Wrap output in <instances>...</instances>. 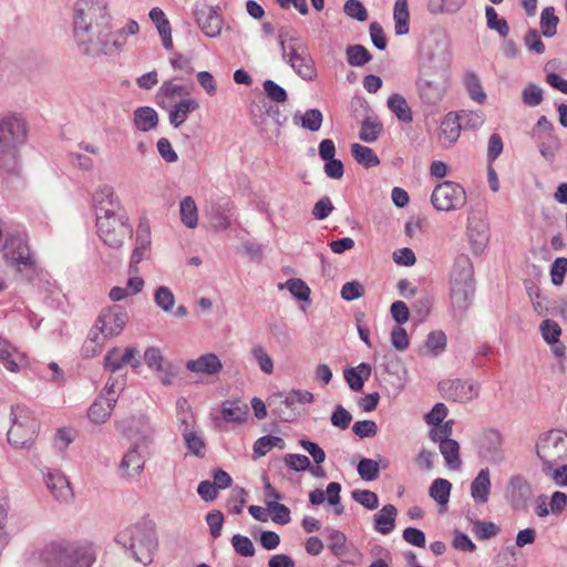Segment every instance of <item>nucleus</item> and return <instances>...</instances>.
I'll list each match as a JSON object with an SVG mask.
<instances>
[{
	"label": "nucleus",
	"instance_id": "nucleus-13",
	"mask_svg": "<svg viewBox=\"0 0 567 567\" xmlns=\"http://www.w3.org/2000/svg\"><path fill=\"white\" fill-rule=\"evenodd\" d=\"M466 199L463 186L452 181L437 184L431 195L432 205L441 212L461 209L466 204Z\"/></svg>",
	"mask_w": 567,
	"mask_h": 567
},
{
	"label": "nucleus",
	"instance_id": "nucleus-14",
	"mask_svg": "<svg viewBox=\"0 0 567 567\" xmlns=\"http://www.w3.org/2000/svg\"><path fill=\"white\" fill-rule=\"evenodd\" d=\"M536 450L540 461H564L567 458V433L548 431L539 437Z\"/></svg>",
	"mask_w": 567,
	"mask_h": 567
},
{
	"label": "nucleus",
	"instance_id": "nucleus-19",
	"mask_svg": "<svg viewBox=\"0 0 567 567\" xmlns=\"http://www.w3.org/2000/svg\"><path fill=\"white\" fill-rule=\"evenodd\" d=\"M128 321V315L120 306H113L100 313L96 319V329H100L104 338L118 336Z\"/></svg>",
	"mask_w": 567,
	"mask_h": 567
},
{
	"label": "nucleus",
	"instance_id": "nucleus-59",
	"mask_svg": "<svg viewBox=\"0 0 567 567\" xmlns=\"http://www.w3.org/2000/svg\"><path fill=\"white\" fill-rule=\"evenodd\" d=\"M231 546L236 554L243 557H251L255 555V546L247 536L236 534L231 537Z\"/></svg>",
	"mask_w": 567,
	"mask_h": 567
},
{
	"label": "nucleus",
	"instance_id": "nucleus-2",
	"mask_svg": "<svg viewBox=\"0 0 567 567\" xmlns=\"http://www.w3.org/2000/svg\"><path fill=\"white\" fill-rule=\"evenodd\" d=\"M451 70L447 60L432 59L429 64H422L417 78L419 96L429 105L439 104L450 86Z\"/></svg>",
	"mask_w": 567,
	"mask_h": 567
},
{
	"label": "nucleus",
	"instance_id": "nucleus-38",
	"mask_svg": "<svg viewBox=\"0 0 567 567\" xmlns=\"http://www.w3.org/2000/svg\"><path fill=\"white\" fill-rule=\"evenodd\" d=\"M158 123L157 112L150 106H142L134 112V124L137 130L148 132L156 127Z\"/></svg>",
	"mask_w": 567,
	"mask_h": 567
},
{
	"label": "nucleus",
	"instance_id": "nucleus-5",
	"mask_svg": "<svg viewBox=\"0 0 567 567\" xmlns=\"http://www.w3.org/2000/svg\"><path fill=\"white\" fill-rule=\"evenodd\" d=\"M27 135L24 123L17 117L0 120V163L8 172L18 167V147L24 142Z\"/></svg>",
	"mask_w": 567,
	"mask_h": 567
},
{
	"label": "nucleus",
	"instance_id": "nucleus-22",
	"mask_svg": "<svg viewBox=\"0 0 567 567\" xmlns=\"http://www.w3.org/2000/svg\"><path fill=\"white\" fill-rule=\"evenodd\" d=\"M218 8L207 4L196 7L194 16L198 28L208 38H216L220 34L223 28V19L218 12Z\"/></svg>",
	"mask_w": 567,
	"mask_h": 567
},
{
	"label": "nucleus",
	"instance_id": "nucleus-62",
	"mask_svg": "<svg viewBox=\"0 0 567 567\" xmlns=\"http://www.w3.org/2000/svg\"><path fill=\"white\" fill-rule=\"evenodd\" d=\"M247 492L243 487H235L231 489L228 498L227 507L231 514L238 515L243 512L246 503Z\"/></svg>",
	"mask_w": 567,
	"mask_h": 567
},
{
	"label": "nucleus",
	"instance_id": "nucleus-9",
	"mask_svg": "<svg viewBox=\"0 0 567 567\" xmlns=\"http://www.w3.org/2000/svg\"><path fill=\"white\" fill-rule=\"evenodd\" d=\"M91 31L92 29H81V27L73 30V39L81 54L97 58L123 50L124 39L116 40L112 32H99L96 38H93Z\"/></svg>",
	"mask_w": 567,
	"mask_h": 567
},
{
	"label": "nucleus",
	"instance_id": "nucleus-51",
	"mask_svg": "<svg viewBox=\"0 0 567 567\" xmlns=\"http://www.w3.org/2000/svg\"><path fill=\"white\" fill-rule=\"evenodd\" d=\"M186 94L183 85L176 84L173 81H164L159 86L156 100L157 104L163 106L166 100H173L176 96Z\"/></svg>",
	"mask_w": 567,
	"mask_h": 567
},
{
	"label": "nucleus",
	"instance_id": "nucleus-25",
	"mask_svg": "<svg viewBox=\"0 0 567 567\" xmlns=\"http://www.w3.org/2000/svg\"><path fill=\"white\" fill-rule=\"evenodd\" d=\"M93 202L96 217L99 215H103L104 210H116L123 208L113 187L109 185L101 186L95 190Z\"/></svg>",
	"mask_w": 567,
	"mask_h": 567
},
{
	"label": "nucleus",
	"instance_id": "nucleus-36",
	"mask_svg": "<svg viewBox=\"0 0 567 567\" xmlns=\"http://www.w3.org/2000/svg\"><path fill=\"white\" fill-rule=\"evenodd\" d=\"M389 110L395 114L402 123L409 124L413 121V113L405 97L399 93H393L388 99Z\"/></svg>",
	"mask_w": 567,
	"mask_h": 567
},
{
	"label": "nucleus",
	"instance_id": "nucleus-4",
	"mask_svg": "<svg viewBox=\"0 0 567 567\" xmlns=\"http://www.w3.org/2000/svg\"><path fill=\"white\" fill-rule=\"evenodd\" d=\"M95 549L87 542H59L47 551V567H92Z\"/></svg>",
	"mask_w": 567,
	"mask_h": 567
},
{
	"label": "nucleus",
	"instance_id": "nucleus-64",
	"mask_svg": "<svg viewBox=\"0 0 567 567\" xmlns=\"http://www.w3.org/2000/svg\"><path fill=\"white\" fill-rule=\"evenodd\" d=\"M352 498L367 509L373 511L379 506V498L374 492L369 489H355L352 492Z\"/></svg>",
	"mask_w": 567,
	"mask_h": 567
},
{
	"label": "nucleus",
	"instance_id": "nucleus-12",
	"mask_svg": "<svg viewBox=\"0 0 567 567\" xmlns=\"http://www.w3.org/2000/svg\"><path fill=\"white\" fill-rule=\"evenodd\" d=\"M111 20L107 0H78L74 8L73 30L92 29L99 21L106 25Z\"/></svg>",
	"mask_w": 567,
	"mask_h": 567
},
{
	"label": "nucleus",
	"instance_id": "nucleus-3",
	"mask_svg": "<svg viewBox=\"0 0 567 567\" xmlns=\"http://www.w3.org/2000/svg\"><path fill=\"white\" fill-rule=\"evenodd\" d=\"M473 275L470 257L457 256L451 274V306L455 317H462L472 303L475 292Z\"/></svg>",
	"mask_w": 567,
	"mask_h": 567
},
{
	"label": "nucleus",
	"instance_id": "nucleus-17",
	"mask_svg": "<svg viewBox=\"0 0 567 567\" xmlns=\"http://www.w3.org/2000/svg\"><path fill=\"white\" fill-rule=\"evenodd\" d=\"M503 439L499 431L495 429H483L473 437V446L482 460L495 461L503 458Z\"/></svg>",
	"mask_w": 567,
	"mask_h": 567
},
{
	"label": "nucleus",
	"instance_id": "nucleus-18",
	"mask_svg": "<svg viewBox=\"0 0 567 567\" xmlns=\"http://www.w3.org/2000/svg\"><path fill=\"white\" fill-rule=\"evenodd\" d=\"M439 389L445 399L466 403L478 396L481 386L472 379H454L440 382Z\"/></svg>",
	"mask_w": 567,
	"mask_h": 567
},
{
	"label": "nucleus",
	"instance_id": "nucleus-42",
	"mask_svg": "<svg viewBox=\"0 0 567 567\" xmlns=\"http://www.w3.org/2000/svg\"><path fill=\"white\" fill-rule=\"evenodd\" d=\"M543 473L556 486H567V463H544Z\"/></svg>",
	"mask_w": 567,
	"mask_h": 567
},
{
	"label": "nucleus",
	"instance_id": "nucleus-30",
	"mask_svg": "<svg viewBox=\"0 0 567 567\" xmlns=\"http://www.w3.org/2000/svg\"><path fill=\"white\" fill-rule=\"evenodd\" d=\"M372 368L369 363L361 362L354 368H347L343 370V377L349 388L354 391H361L364 381L371 377Z\"/></svg>",
	"mask_w": 567,
	"mask_h": 567
},
{
	"label": "nucleus",
	"instance_id": "nucleus-40",
	"mask_svg": "<svg viewBox=\"0 0 567 567\" xmlns=\"http://www.w3.org/2000/svg\"><path fill=\"white\" fill-rule=\"evenodd\" d=\"M393 19L395 22V34L404 35L409 33L410 13L408 9V0H396L394 3Z\"/></svg>",
	"mask_w": 567,
	"mask_h": 567
},
{
	"label": "nucleus",
	"instance_id": "nucleus-34",
	"mask_svg": "<svg viewBox=\"0 0 567 567\" xmlns=\"http://www.w3.org/2000/svg\"><path fill=\"white\" fill-rule=\"evenodd\" d=\"M489 492V471L488 468H483L471 484V495L476 503L484 504L488 501Z\"/></svg>",
	"mask_w": 567,
	"mask_h": 567
},
{
	"label": "nucleus",
	"instance_id": "nucleus-32",
	"mask_svg": "<svg viewBox=\"0 0 567 567\" xmlns=\"http://www.w3.org/2000/svg\"><path fill=\"white\" fill-rule=\"evenodd\" d=\"M467 236L473 251L475 254H481L488 239L485 224L482 220H475L470 217L467 224Z\"/></svg>",
	"mask_w": 567,
	"mask_h": 567
},
{
	"label": "nucleus",
	"instance_id": "nucleus-47",
	"mask_svg": "<svg viewBox=\"0 0 567 567\" xmlns=\"http://www.w3.org/2000/svg\"><path fill=\"white\" fill-rule=\"evenodd\" d=\"M383 132V125L375 118L367 117L361 123V130L359 133V137L361 141L365 143L375 142L381 133Z\"/></svg>",
	"mask_w": 567,
	"mask_h": 567
},
{
	"label": "nucleus",
	"instance_id": "nucleus-31",
	"mask_svg": "<svg viewBox=\"0 0 567 567\" xmlns=\"http://www.w3.org/2000/svg\"><path fill=\"white\" fill-rule=\"evenodd\" d=\"M115 396H99L89 409V417L94 423L105 422L115 406Z\"/></svg>",
	"mask_w": 567,
	"mask_h": 567
},
{
	"label": "nucleus",
	"instance_id": "nucleus-16",
	"mask_svg": "<svg viewBox=\"0 0 567 567\" xmlns=\"http://www.w3.org/2000/svg\"><path fill=\"white\" fill-rule=\"evenodd\" d=\"M324 535L328 540V548L337 560L343 563L362 561V553L347 538L344 533L334 528H327Z\"/></svg>",
	"mask_w": 567,
	"mask_h": 567
},
{
	"label": "nucleus",
	"instance_id": "nucleus-57",
	"mask_svg": "<svg viewBox=\"0 0 567 567\" xmlns=\"http://www.w3.org/2000/svg\"><path fill=\"white\" fill-rule=\"evenodd\" d=\"M543 100V89L535 83H528L522 91V101L526 106L535 107L539 105Z\"/></svg>",
	"mask_w": 567,
	"mask_h": 567
},
{
	"label": "nucleus",
	"instance_id": "nucleus-10",
	"mask_svg": "<svg viewBox=\"0 0 567 567\" xmlns=\"http://www.w3.org/2000/svg\"><path fill=\"white\" fill-rule=\"evenodd\" d=\"M280 49L282 59L302 80L312 81L317 78V69L305 41L296 37L280 39Z\"/></svg>",
	"mask_w": 567,
	"mask_h": 567
},
{
	"label": "nucleus",
	"instance_id": "nucleus-44",
	"mask_svg": "<svg viewBox=\"0 0 567 567\" xmlns=\"http://www.w3.org/2000/svg\"><path fill=\"white\" fill-rule=\"evenodd\" d=\"M230 212L229 204L226 206H223L220 204H213L207 212V215L213 221V226L217 230H225L227 229L231 223L228 216V213Z\"/></svg>",
	"mask_w": 567,
	"mask_h": 567
},
{
	"label": "nucleus",
	"instance_id": "nucleus-55",
	"mask_svg": "<svg viewBox=\"0 0 567 567\" xmlns=\"http://www.w3.org/2000/svg\"><path fill=\"white\" fill-rule=\"evenodd\" d=\"M539 332L547 344L557 343L563 333L560 326L551 319H545L540 322Z\"/></svg>",
	"mask_w": 567,
	"mask_h": 567
},
{
	"label": "nucleus",
	"instance_id": "nucleus-37",
	"mask_svg": "<svg viewBox=\"0 0 567 567\" xmlns=\"http://www.w3.org/2000/svg\"><path fill=\"white\" fill-rule=\"evenodd\" d=\"M463 84L470 97L478 104L486 102V93L483 90L481 80L474 71H465L463 74Z\"/></svg>",
	"mask_w": 567,
	"mask_h": 567
},
{
	"label": "nucleus",
	"instance_id": "nucleus-27",
	"mask_svg": "<svg viewBox=\"0 0 567 567\" xmlns=\"http://www.w3.org/2000/svg\"><path fill=\"white\" fill-rule=\"evenodd\" d=\"M186 368L194 373L214 375L221 371L223 363L216 354L206 353L196 360L187 361Z\"/></svg>",
	"mask_w": 567,
	"mask_h": 567
},
{
	"label": "nucleus",
	"instance_id": "nucleus-56",
	"mask_svg": "<svg viewBox=\"0 0 567 567\" xmlns=\"http://www.w3.org/2000/svg\"><path fill=\"white\" fill-rule=\"evenodd\" d=\"M154 302L165 312L173 310L175 305V296L166 286H159L154 292Z\"/></svg>",
	"mask_w": 567,
	"mask_h": 567
},
{
	"label": "nucleus",
	"instance_id": "nucleus-53",
	"mask_svg": "<svg viewBox=\"0 0 567 567\" xmlns=\"http://www.w3.org/2000/svg\"><path fill=\"white\" fill-rule=\"evenodd\" d=\"M465 2L466 0H429L427 9L434 14L443 12L454 13L458 11Z\"/></svg>",
	"mask_w": 567,
	"mask_h": 567
},
{
	"label": "nucleus",
	"instance_id": "nucleus-52",
	"mask_svg": "<svg viewBox=\"0 0 567 567\" xmlns=\"http://www.w3.org/2000/svg\"><path fill=\"white\" fill-rule=\"evenodd\" d=\"M558 17L555 14L553 7H546L540 14V29L546 38H551L557 32Z\"/></svg>",
	"mask_w": 567,
	"mask_h": 567
},
{
	"label": "nucleus",
	"instance_id": "nucleus-49",
	"mask_svg": "<svg viewBox=\"0 0 567 567\" xmlns=\"http://www.w3.org/2000/svg\"><path fill=\"white\" fill-rule=\"evenodd\" d=\"M452 484L444 478H436L430 486V496L440 505L449 502Z\"/></svg>",
	"mask_w": 567,
	"mask_h": 567
},
{
	"label": "nucleus",
	"instance_id": "nucleus-50",
	"mask_svg": "<svg viewBox=\"0 0 567 567\" xmlns=\"http://www.w3.org/2000/svg\"><path fill=\"white\" fill-rule=\"evenodd\" d=\"M182 433L188 451L196 457H205L206 445L203 437L194 431H187V429H183Z\"/></svg>",
	"mask_w": 567,
	"mask_h": 567
},
{
	"label": "nucleus",
	"instance_id": "nucleus-35",
	"mask_svg": "<svg viewBox=\"0 0 567 567\" xmlns=\"http://www.w3.org/2000/svg\"><path fill=\"white\" fill-rule=\"evenodd\" d=\"M293 124L310 132H318L323 122V115L318 109H309L303 114L296 112L293 115Z\"/></svg>",
	"mask_w": 567,
	"mask_h": 567
},
{
	"label": "nucleus",
	"instance_id": "nucleus-11",
	"mask_svg": "<svg viewBox=\"0 0 567 567\" xmlns=\"http://www.w3.org/2000/svg\"><path fill=\"white\" fill-rule=\"evenodd\" d=\"M3 257L18 266L19 271H25V277L31 279L35 275V261L30 252L24 234H8L3 244Z\"/></svg>",
	"mask_w": 567,
	"mask_h": 567
},
{
	"label": "nucleus",
	"instance_id": "nucleus-1",
	"mask_svg": "<svg viewBox=\"0 0 567 567\" xmlns=\"http://www.w3.org/2000/svg\"><path fill=\"white\" fill-rule=\"evenodd\" d=\"M116 543L132 553L133 558L148 565L153 560L157 548V538L154 524L150 520H141L120 530Z\"/></svg>",
	"mask_w": 567,
	"mask_h": 567
},
{
	"label": "nucleus",
	"instance_id": "nucleus-29",
	"mask_svg": "<svg viewBox=\"0 0 567 567\" xmlns=\"http://www.w3.org/2000/svg\"><path fill=\"white\" fill-rule=\"evenodd\" d=\"M463 118L464 116L453 115L452 113L444 117L441 124V138L444 146H451L458 140L461 128L464 125L462 123Z\"/></svg>",
	"mask_w": 567,
	"mask_h": 567
},
{
	"label": "nucleus",
	"instance_id": "nucleus-43",
	"mask_svg": "<svg viewBox=\"0 0 567 567\" xmlns=\"http://www.w3.org/2000/svg\"><path fill=\"white\" fill-rule=\"evenodd\" d=\"M20 353L17 349L6 339L0 337V362L11 372L19 370L17 359Z\"/></svg>",
	"mask_w": 567,
	"mask_h": 567
},
{
	"label": "nucleus",
	"instance_id": "nucleus-6",
	"mask_svg": "<svg viewBox=\"0 0 567 567\" xmlns=\"http://www.w3.org/2000/svg\"><path fill=\"white\" fill-rule=\"evenodd\" d=\"M11 427L8 431V442L16 449H31L38 435L39 422L32 411L24 405L11 406Z\"/></svg>",
	"mask_w": 567,
	"mask_h": 567
},
{
	"label": "nucleus",
	"instance_id": "nucleus-7",
	"mask_svg": "<svg viewBox=\"0 0 567 567\" xmlns=\"http://www.w3.org/2000/svg\"><path fill=\"white\" fill-rule=\"evenodd\" d=\"M125 433L133 444L123 455L122 461L145 460L152 456L153 426L145 415L132 416L125 422Z\"/></svg>",
	"mask_w": 567,
	"mask_h": 567
},
{
	"label": "nucleus",
	"instance_id": "nucleus-23",
	"mask_svg": "<svg viewBox=\"0 0 567 567\" xmlns=\"http://www.w3.org/2000/svg\"><path fill=\"white\" fill-rule=\"evenodd\" d=\"M138 349L135 347H128L122 352L118 348H112L107 351L104 357V369L110 372H117L125 365L137 368L141 361L136 358Z\"/></svg>",
	"mask_w": 567,
	"mask_h": 567
},
{
	"label": "nucleus",
	"instance_id": "nucleus-45",
	"mask_svg": "<svg viewBox=\"0 0 567 567\" xmlns=\"http://www.w3.org/2000/svg\"><path fill=\"white\" fill-rule=\"evenodd\" d=\"M182 223L188 228H195L198 223L197 206L192 196H186L179 204Z\"/></svg>",
	"mask_w": 567,
	"mask_h": 567
},
{
	"label": "nucleus",
	"instance_id": "nucleus-54",
	"mask_svg": "<svg viewBox=\"0 0 567 567\" xmlns=\"http://www.w3.org/2000/svg\"><path fill=\"white\" fill-rule=\"evenodd\" d=\"M282 288H287L297 300L306 301L309 299L310 288L302 279H288L285 284L279 285V289Z\"/></svg>",
	"mask_w": 567,
	"mask_h": 567
},
{
	"label": "nucleus",
	"instance_id": "nucleus-33",
	"mask_svg": "<svg viewBox=\"0 0 567 567\" xmlns=\"http://www.w3.org/2000/svg\"><path fill=\"white\" fill-rule=\"evenodd\" d=\"M396 515L398 511L394 505H384L377 514H374V529L382 535L390 534L395 527Z\"/></svg>",
	"mask_w": 567,
	"mask_h": 567
},
{
	"label": "nucleus",
	"instance_id": "nucleus-24",
	"mask_svg": "<svg viewBox=\"0 0 567 567\" xmlns=\"http://www.w3.org/2000/svg\"><path fill=\"white\" fill-rule=\"evenodd\" d=\"M45 484L52 495L60 502H68L73 497L69 480L56 470H48L44 473Z\"/></svg>",
	"mask_w": 567,
	"mask_h": 567
},
{
	"label": "nucleus",
	"instance_id": "nucleus-61",
	"mask_svg": "<svg viewBox=\"0 0 567 567\" xmlns=\"http://www.w3.org/2000/svg\"><path fill=\"white\" fill-rule=\"evenodd\" d=\"M117 463L116 474L128 482L135 481L144 471V463Z\"/></svg>",
	"mask_w": 567,
	"mask_h": 567
},
{
	"label": "nucleus",
	"instance_id": "nucleus-21",
	"mask_svg": "<svg viewBox=\"0 0 567 567\" xmlns=\"http://www.w3.org/2000/svg\"><path fill=\"white\" fill-rule=\"evenodd\" d=\"M151 227L147 221H141L136 229L135 247L128 266L130 274H138V264L151 254Z\"/></svg>",
	"mask_w": 567,
	"mask_h": 567
},
{
	"label": "nucleus",
	"instance_id": "nucleus-63",
	"mask_svg": "<svg viewBox=\"0 0 567 567\" xmlns=\"http://www.w3.org/2000/svg\"><path fill=\"white\" fill-rule=\"evenodd\" d=\"M264 91L269 100L276 103H285L288 100L286 90L272 80L262 83Z\"/></svg>",
	"mask_w": 567,
	"mask_h": 567
},
{
	"label": "nucleus",
	"instance_id": "nucleus-28",
	"mask_svg": "<svg viewBox=\"0 0 567 567\" xmlns=\"http://www.w3.org/2000/svg\"><path fill=\"white\" fill-rule=\"evenodd\" d=\"M286 400L287 393H275L270 399L269 405L272 406L271 412L277 419L285 422H292L297 419L299 412L295 408L296 404H289Z\"/></svg>",
	"mask_w": 567,
	"mask_h": 567
},
{
	"label": "nucleus",
	"instance_id": "nucleus-58",
	"mask_svg": "<svg viewBox=\"0 0 567 567\" xmlns=\"http://www.w3.org/2000/svg\"><path fill=\"white\" fill-rule=\"evenodd\" d=\"M425 348L433 355H437L443 352L446 348L445 333L443 331L430 332L425 341Z\"/></svg>",
	"mask_w": 567,
	"mask_h": 567
},
{
	"label": "nucleus",
	"instance_id": "nucleus-26",
	"mask_svg": "<svg viewBox=\"0 0 567 567\" xmlns=\"http://www.w3.org/2000/svg\"><path fill=\"white\" fill-rule=\"evenodd\" d=\"M199 109V103L193 97H183L174 104L168 113L169 124L177 128L186 122L189 114Z\"/></svg>",
	"mask_w": 567,
	"mask_h": 567
},
{
	"label": "nucleus",
	"instance_id": "nucleus-41",
	"mask_svg": "<svg viewBox=\"0 0 567 567\" xmlns=\"http://www.w3.org/2000/svg\"><path fill=\"white\" fill-rule=\"evenodd\" d=\"M351 154L354 159L365 168L375 167L380 164L375 152L368 146L354 143L351 145Z\"/></svg>",
	"mask_w": 567,
	"mask_h": 567
},
{
	"label": "nucleus",
	"instance_id": "nucleus-8",
	"mask_svg": "<svg viewBox=\"0 0 567 567\" xmlns=\"http://www.w3.org/2000/svg\"><path fill=\"white\" fill-rule=\"evenodd\" d=\"M96 228L100 239L111 248L122 247L126 237L132 234L124 208L104 210L103 215L96 217Z\"/></svg>",
	"mask_w": 567,
	"mask_h": 567
},
{
	"label": "nucleus",
	"instance_id": "nucleus-15",
	"mask_svg": "<svg viewBox=\"0 0 567 567\" xmlns=\"http://www.w3.org/2000/svg\"><path fill=\"white\" fill-rule=\"evenodd\" d=\"M532 138L536 142L540 154L546 159L555 157L559 150L560 142L555 133L553 123L545 116L542 115L530 132Z\"/></svg>",
	"mask_w": 567,
	"mask_h": 567
},
{
	"label": "nucleus",
	"instance_id": "nucleus-39",
	"mask_svg": "<svg viewBox=\"0 0 567 567\" xmlns=\"http://www.w3.org/2000/svg\"><path fill=\"white\" fill-rule=\"evenodd\" d=\"M248 412L247 404L239 401H225L221 405V415L227 422H244Z\"/></svg>",
	"mask_w": 567,
	"mask_h": 567
},
{
	"label": "nucleus",
	"instance_id": "nucleus-60",
	"mask_svg": "<svg viewBox=\"0 0 567 567\" xmlns=\"http://www.w3.org/2000/svg\"><path fill=\"white\" fill-rule=\"evenodd\" d=\"M145 364L153 371H164L165 363L164 357L161 350L156 347H150L144 352Z\"/></svg>",
	"mask_w": 567,
	"mask_h": 567
},
{
	"label": "nucleus",
	"instance_id": "nucleus-48",
	"mask_svg": "<svg viewBox=\"0 0 567 567\" xmlns=\"http://www.w3.org/2000/svg\"><path fill=\"white\" fill-rule=\"evenodd\" d=\"M284 450L285 441L275 435H265L258 439L254 444V454L256 457L265 456L271 449Z\"/></svg>",
	"mask_w": 567,
	"mask_h": 567
},
{
	"label": "nucleus",
	"instance_id": "nucleus-20",
	"mask_svg": "<svg viewBox=\"0 0 567 567\" xmlns=\"http://www.w3.org/2000/svg\"><path fill=\"white\" fill-rule=\"evenodd\" d=\"M533 496L530 484L523 476H513L505 491V497L515 511H525Z\"/></svg>",
	"mask_w": 567,
	"mask_h": 567
},
{
	"label": "nucleus",
	"instance_id": "nucleus-46",
	"mask_svg": "<svg viewBox=\"0 0 567 567\" xmlns=\"http://www.w3.org/2000/svg\"><path fill=\"white\" fill-rule=\"evenodd\" d=\"M346 55L351 66H362L372 60V54L361 44L348 45Z\"/></svg>",
	"mask_w": 567,
	"mask_h": 567
}]
</instances>
